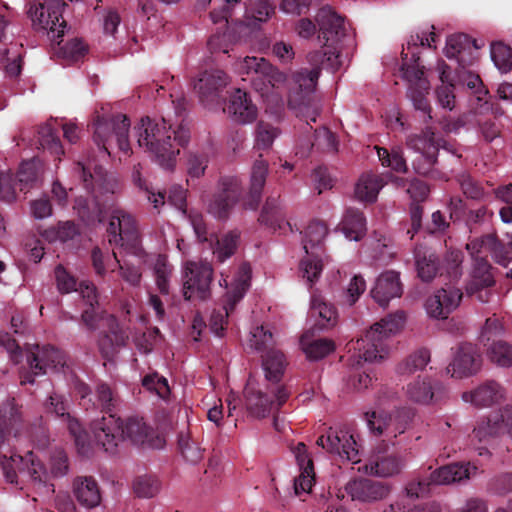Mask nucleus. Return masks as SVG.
Here are the masks:
<instances>
[{
	"instance_id": "nucleus-50",
	"label": "nucleus",
	"mask_w": 512,
	"mask_h": 512,
	"mask_svg": "<svg viewBox=\"0 0 512 512\" xmlns=\"http://www.w3.org/2000/svg\"><path fill=\"white\" fill-rule=\"evenodd\" d=\"M433 390L429 381L417 379L407 385V398L418 404H429L433 399Z\"/></svg>"
},
{
	"instance_id": "nucleus-12",
	"label": "nucleus",
	"mask_w": 512,
	"mask_h": 512,
	"mask_svg": "<svg viewBox=\"0 0 512 512\" xmlns=\"http://www.w3.org/2000/svg\"><path fill=\"white\" fill-rule=\"evenodd\" d=\"M414 415V410L411 408H400L391 413L379 407L367 412L365 419L371 434L393 443L394 439L407 430Z\"/></svg>"
},
{
	"instance_id": "nucleus-35",
	"label": "nucleus",
	"mask_w": 512,
	"mask_h": 512,
	"mask_svg": "<svg viewBox=\"0 0 512 512\" xmlns=\"http://www.w3.org/2000/svg\"><path fill=\"white\" fill-rule=\"evenodd\" d=\"M327 261L328 257L325 252H305V256L299 264L301 277L309 285H313L319 279Z\"/></svg>"
},
{
	"instance_id": "nucleus-40",
	"label": "nucleus",
	"mask_w": 512,
	"mask_h": 512,
	"mask_svg": "<svg viewBox=\"0 0 512 512\" xmlns=\"http://www.w3.org/2000/svg\"><path fill=\"white\" fill-rule=\"evenodd\" d=\"M240 0H226V12L231 4ZM274 13V7L267 0H248L246 19L249 25L266 22Z\"/></svg>"
},
{
	"instance_id": "nucleus-48",
	"label": "nucleus",
	"mask_w": 512,
	"mask_h": 512,
	"mask_svg": "<svg viewBox=\"0 0 512 512\" xmlns=\"http://www.w3.org/2000/svg\"><path fill=\"white\" fill-rule=\"evenodd\" d=\"M21 421V413L14 400H7L0 407V445L4 442L5 431L12 430Z\"/></svg>"
},
{
	"instance_id": "nucleus-1",
	"label": "nucleus",
	"mask_w": 512,
	"mask_h": 512,
	"mask_svg": "<svg viewBox=\"0 0 512 512\" xmlns=\"http://www.w3.org/2000/svg\"><path fill=\"white\" fill-rule=\"evenodd\" d=\"M109 243L114 245L113 264L108 263L111 271L117 266L124 281L137 286L141 280L139 265L148 263V255L144 252L137 222L128 211L115 208L112 210L107 228Z\"/></svg>"
},
{
	"instance_id": "nucleus-11",
	"label": "nucleus",
	"mask_w": 512,
	"mask_h": 512,
	"mask_svg": "<svg viewBox=\"0 0 512 512\" xmlns=\"http://www.w3.org/2000/svg\"><path fill=\"white\" fill-rule=\"evenodd\" d=\"M307 59L312 68H302L294 72L290 79L286 76V85L282 90V97L286 93L288 95V102L290 105L301 102L304 98L315 91L321 67L330 69L327 66V57L321 55L320 52L309 53ZM283 105L284 99L282 98L281 105L269 107L279 108Z\"/></svg>"
},
{
	"instance_id": "nucleus-21",
	"label": "nucleus",
	"mask_w": 512,
	"mask_h": 512,
	"mask_svg": "<svg viewBox=\"0 0 512 512\" xmlns=\"http://www.w3.org/2000/svg\"><path fill=\"white\" fill-rule=\"evenodd\" d=\"M462 299V293L454 287L439 289L427 299L425 309L430 317L445 319L456 309Z\"/></svg>"
},
{
	"instance_id": "nucleus-22",
	"label": "nucleus",
	"mask_w": 512,
	"mask_h": 512,
	"mask_svg": "<svg viewBox=\"0 0 512 512\" xmlns=\"http://www.w3.org/2000/svg\"><path fill=\"white\" fill-rule=\"evenodd\" d=\"M345 490L354 501L373 502L387 497L391 488L383 482L355 479L346 484Z\"/></svg>"
},
{
	"instance_id": "nucleus-6",
	"label": "nucleus",
	"mask_w": 512,
	"mask_h": 512,
	"mask_svg": "<svg viewBox=\"0 0 512 512\" xmlns=\"http://www.w3.org/2000/svg\"><path fill=\"white\" fill-rule=\"evenodd\" d=\"M435 37L436 35L433 31L411 35L401 52L402 62L400 71L402 77L409 83V96L414 107L427 114L429 119H431V109L425 98V93L429 90V82L424 77V71L418 63V49L419 46L432 47V44L435 42Z\"/></svg>"
},
{
	"instance_id": "nucleus-24",
	"label": "nucleus",
	"mask_w": 512,
	"mask_h": 512,
	"mask_svg": "<svg viewBox=\"0 0 512 512\" xmlns=\"http://www.w3.org/2000/svg\"><path fill=\"white\" fill-rule=\"evenodd\" d=\"M292 453L299 467L300 474L294 481L295 494L309 493L315 480L312 459L304 443H298L292 448Z\"/></svg>"
},
{
	"instance_id": "nucleus-58",
	"label": "nucleus",
	"mask_w": 512,
	"mask_h": 512,
	"mask_svg": "<svg viewBox=\"0 0 512 512\" xmlns=\"http://www.w3.org/2000/svg\"><path fill=\"white\" fill-rule=\"evenodd\" d=\"M489 357L497 365L508 367L512 364V349L502 341L494 342L489 349Z\"/></svg>"
},
{
	"instance_id": "nucleus-49",
	"label": "nucleus",
	"mask_w": 512,
	"mask_h": 512,
	"mask_svg": "<svg viewBox=\"0 0 512 512\" xmlns=\"http://www.w3.org/2000/svg\"><path fill=\"white\" fill-rule=\"evenodd\" d=\"M161 481L155 475H141L133 482V491L140 498H153L161 490Z\"/></svg>"
},
{
	"instance_id": "nucleus-30",
	"label": "nucleus",
	"mask_w": 512,
	"mask_h": 512,
	"mask_svg": "<svg viewBox=\"0 0 512 512\" xmlns=\"http://www.w3.org/2000/svg\"><path fill=\"white\" fill-rule=\"evenodd\" d=\"M403 467L400 458L393 455H376L368 463L358 468V471L377 477H391L398 474Z\"/></svg>"
},
{
	"instance_id": "nucleus-63",
	"label": "nucleus",
	"mask_w": 512,
	"mask_h": 512,
	"mask_svg": "<svg viewBox=\"0 0 512 512\" xmlns=\"http://www.w3.org/2000/svg\"><path fill=\"white\" fill-rule=\"evenodd\" d=\"M85 52L86 46L79 39H72L68 41L60 49L61 57L67 59L68 61H78L81 57L84 56Z\"/></svg>"
},
{
	"instance_id": "nucleus-19",
	"label": "nucleus",
	"mask_w": 512,
	"mask_h": 512,
	"mask_svg": "<svg viewBox=\"0 0 512 512\" xmlns=\"http://www.w3.org/2000/svg\"><path fill=\"white\" fill-rule=\"evenodd\" d=\"M403 294V284L400 273L387 270L378 275L370 290V295L381 307H387L390 301L400 298Z\"/></svg>"
},
{
	"instance_id": "nucleus-27",
	"label": "nucleus",
	"mask_w": 512,
	"mask_h": 512,
	"mask_svg": "<svg viewBox=\"0 0 512 512\" xmlns=\"http://www.w3.org/2000/svg\"><path fill=\"white\" fill-rule=\"evenodd\" d=\"M477 470V466L471 463H455L433 471L430 478L435 484H450L470 479L476 475Z\"/></svg>"
},
{
	"instance_id": "nucleus-53",
	"label": "nucleus",
	"mask_w": 512,
	"mask_h": 512,
	"mask_svg": "<svg viewBox=\"0 0 512 512\" xmlns=\"http://www.w3.org/2000/svg\"><path fill=\"white\" fill-rule=\"evenodd\" d=\"M430 361V353L426 349H420L412 353L398 367V372L402 375H408L418 370H422Z\"/></svg>"
},
{
	"instance_id": "nucleus-38",
	"label": "nucleus",
	"mask_w": 512,
	"mask_h": 512,
	"mask_svg": "<svg viewBox=\"0 0 512 512\" xmlns=\"http://www.w3.org/2000/svg\"><path fill=\"white\" fill-rule=\"evenodd\" d=\"M339 228L348 240H360L366 231V220L363 213L357 209H347Z\"/></svg>"
},
{
	"instance_id": "nucleus-18",
	"label": "nucleus",
	"mask_w": 512,
	"mask_h": 512,
	"mask_svg": "<svg viewBox=\"0 0 512 512\" xmlns=\"http://www.w3.org/2000/svg\"><path fill=\"white\" fill-rule=\"evenodd\" d=\"M317 445L327 452L338 456L341 460L353 464L360 462L359 446L350 431L330 429L326 435L317 439Z\"/></svg>"
},
{
	"instance_id": "nucleus-47",
	"label": "nucleus",
	"mask_w": 512,
	"mask_h": 512,
	"mask_svg": "<svg viewBox=\"0 0 512 512\" xmlns=\"http://www.w3.org/2000/svg\"><path fill=\"white\" fill-rule=\"evenodd\" d=\"M311 313L314 317H318V324L321 328H327L336 323V310L332 305L326 303L321 295H312Z\"/></svg>"
},
{
	"instance_id": "nucleus-46",
	"label": "nucleus",
	"mask_w": 512,
	"mask_h": 512,
	"mask_svg": "<svg viewBox=\"0 0 512 512\" xmlns=\"http://www.w3.org/2000/svg\"><path fill=\"white\" fill-rule=\"evenodd\" d=\"M274 344L273 334L263 325H256L251 328L247 339L249 349L262 354L274 348Z\"/></svg>"
},
{
	"instance_id": "nucleus-61",
	"label": "nucleus",
	"mask_w": 512,
	"mask_h": 512,
	"mask_svg": "<svg viewBox=\"0 0 512 512\" xmlns=\"http://www.w3.org/2000/svg\"><path fill=\"white\" fill-rule=\"evenodd\" d=\"M178 445L186 461L196 463L201 459V451L199 447L191 441L189 435L180 434L178 437Z\"/></svg>"
},
{
	"instance_id": "nucleus-43",
	"label": "nucleus",
	"mask_w": 512,
	"mask_h": 512,
	"mask_svg": "<svg viewBox=\"0 0 512 512\" xmlns=\"http://www.w3.org/2000/svg\"><path fill=\"white\" fill-rule=\"evenodd\" d=\"M148 262H151L155 276V282L162 294H168L170 288V279L172 276V267L167 258L163 255L154 257L148 256Z\"/></svg>"
},
{
	"instance_id": "nucleus-55",
	"label": "nucleus",
	"mask_w": 512,
	"mask_h": 512,
	"mask_svg": "<svg viewBox=\"0 0 512 512\" xmlns=\"http://www.w3.org/2000/svg\"><path fill=\"white\" fill-rule=\"evenodd\" d=\"M370 249L372 258L382 264L389 262L394 256L390 240L382 235L379 238L375 236L370 243Z\"/></svg>"
},
{
	"instance_id": "nucleus-7",
	"label": "nucleus",
	"mask_w": 512,
	"mask_h": 512,
	"mask_svg": "<svg viewBox=\"0 0 512 512\" xmlns=\"http://www.w3.org/2000/svg\"><path fill=\"white\" fill-rule=\"evenodd\" d=\"M171 124L164 118L159 120L143 117L134 127L138 146L154 157L164 169H172L179 150L172 148Z\"/></svg>"
},
{
	"instance_id": "nucleus-4",
	"label": "nucleus",
	"mask_w": 512,
	"mask_h": 512,
	"mask_svg": "<svg viewBox=\"0 0 512 512\" xmlns=\"http://www.w3.org/2000/svg\"><path fill=\"white\" fill-rule=\"evenodd\" d=\"M55 278L57 288L61 293H70L79 290L83 300L89 306L82 314V320L90 329H96L104 326L107 322L110 334H106L100 339L99 347L105 357H109L117 347L125 345L127 336L118 328V324L113 316L104 317L96 309L98 305L97 290L95 285L90 281H81L77 288L76 280L71 276L62 265L55 268Z\"/></svg>"
},
{
	"instance_id": "nucleus-51",
	"label": "nucleus",
	"mask_w": 512,
	"mask_h": 512,
	"mask_svg": "<svg viewBox=\"0 0 512 512\" xmlns=\"http://www.w3.org/2000/svg\"><path fill=\"white\" fill-rule=\"evenodd\" d=\"M41 163L37 159H31L21 163L17 173L20 190L29 189L38 179Z\"/></svg>"
},
{
	"instance_id": "nucleus-44",
	"label": "nucleus",
	"mask_w": 512,
	"mask_h": 512,
	"mask_svg": "<svg viewBox=\"0 0 512 512\" xmlns=\"http://www.w3.org/2000/svg\"><path fill=\"white\" fill-rule=\"evenodd\" d=\"M327 232V227L322 222H311L304 231L303 248L305 252H324L321 244Z\"/></svg>"
},
{
	"instance_id": "nucleus-36",
	"label": "nucleus",
	"mask_w": 512,
	"mask_h": 512,
	"mask_svg": "<svg viewBox=\"0 0 512 512\" xmlns=\"http://www.w3.org/2000/svg\"><path fill=\"white\" fill-rule=\"evenodd\" d=\"M383 186V180L379 175L364 173L355 185L354 194L359 201L372 203L376 201Z\"/></svg>"
},
{
	"instance_id": "nucleus-62",
	"label": "nucleus",
	"mask_w": 512,
	"mask_h": 512,
	"mask_svg": "<svg viewBox=\"0 0 512 512\" xmlns=\"http://www.w3.org/2000/svg\"><path fill=\"white\" fill-rule=\"evenodd\" d=\"M278 135L279 131L277 128L269 124L259 123L256 132L257 147L261 149L269 148Z\"/></svg>"
},
{
	"instance_id": "nucleus-23",
	"label": "nucleus",
	"mask_w": 512,
	"mask_h": 512,
	"mask_svg": "<svg viewBox=\"0 0 512 512\" xmlns=\"http://www.w3.org/2000/svg\"><path fill=\"white\" fill-rule=\"evenodd\" d=\"M48 412L54 413L56 416L63 418L68 425L70 434L74 437L75 443L81 453L86 452L88 446V434L81 428L80 423L72 418L67 411V402L63 397L52 395L46 404Z\"/></svg>"
},
{
	"instance_id": "nucleus-54",
	"label": "nucleus",
	"mask_w": 512,
	"mask_h": 512,
	"mask_svg": "<svg viewBox=\"0 0 512 512\" xmlns=\"http://www.w3.org/2000/svg\"><path fill=\"white\" fill-rule=\"evenodd\" d=\"M491 58L499 71L506 73L512 70V49L503 43L491 46Z\"/></svg>"
},
{
	"instance_id": "nucleus-5",
	"label": "nucleus",
	"mask_w": 512,
	"mask_h": 512,
	"mask_svg": "<svg viewBox=\"0 0 512 512\" xmlns=\"http://www.w3.org/2000/svg\"><path fill=\"white\" fill-rule=\"evenodd\" d=\"M91 430L96 441L106 451L113 450L122 440L153 449H162L166 443L164 437L154 435L153 429L138 416L130 417L123 423L120 418L110 413L94 420Z\"/></svg>"
},
{
	"instance_id": "nucleus-2",
	"label": "nucleus",
	"mask_w": 512,
	"mask_h": 512,
	"mask_svg": "<svg viewBox=\"0 0 512 512\" xmlns=\"http://www.w3.org/2000/svg\"><path fill=\"white\" fill-rule=\"evenodd\" d=\"M0 466L5 481L23 490L18 480L17 470L27 481L31 488L43 499H50L54 494V485L50 482L52 478L64 477L69 470L68 458L62 449H55L49 460V471H47L38 457L32 451L24 456L17 453L10 457H0Z\"/></svg>"
},
{
	"instance_id": "nucleus-32",
	"label": "nucleus",
	"mask_w": 512,
	"mask_h": 512,
	"mask_svg": "<svg viewBox=\"0 0 512 512\" xmlns=\"http://www.w3.org/2000/svg\"><path fill=\"white\" fill-rule=\"evenodd\" d=\"M261 365L265 379L271 383V386L279 385L287 366L284 354L275 347L269 349L261 354Z\"/></svg>"
},
{
	"instance_id": "nucleus-29",
	"label": "nucleus",
	"mask_w": 512,
	"mask_h": 512,
	"mask_svg": "<svg viewBox=\"0 0 512 512\" xmlns=\"http://www.w3.org/2000/svg\"><path fill=\"white\" fill-rule=\"evenodd\" d=\"M73 492L77 501L85 508H95L101 503V492L93 477L79 476L73 481Z\"/></svg>"
},
{
	"instance_id": "nucleus-28",
	"label": "nucleus",
	"mask_w": 512,
	"mask_h": 512,
	"mask_svg": "<svg viewBox=\"0 0 512 512\" xmlns=\"http://www.w3.org/2000/svg\"><path fill=\"white\" fill-rule=\"evenodd\" d=\"M251 267L247 263L239 266L231 284L226 286V317L229 310H233L234 306L244 297L250 287Z\"/></svg>"
},
{
	"instance_id": "nucleus-13",
	"label": "nucleus",
	"mask_w": 512,
	"mask_h": 512,
	"mask_svg": "<svg viewBox=\"0 0 512 512\" xmlns=\"http://www.w3.org/2000/svg\"><path fill=\"white\" fill-rule=\"evenodd\" d=\"M94 125V141L99 149L109 155V149L112 147V143L115 142L121 152L129 153L128 132L130 122L125 115H117L109 120L98 117Z\"/></svg>"
},
{
	"instance_id": "nucleus-10",
	"label": "nucleus",
	"mask_w": 512,
	"mask_h": 512,
	"mask_svg": "<svg viewBox=\"0 0 512 512\" xmlns=\"http://www.w3.org/2000/svg\"><path fill=\"white\" fill-rule=\"evenodd\" d=\"M316 19L319 26L318 40L322 44L318 52L327 57L330 70L336 71L342 66L340 42L345 35L344 20L331 7L320 9Z\"/></svg>"
},
{
	"instance_id": "nucleus-17",
	"label": "nucleus",
	"mask_w": 512,
	"mask_h": 512,
	"mask_svg": "<svg viewBox=\"0 0 512 512\" xmlns=\"http://www.w3.org/2000/svg\"><path fill=\"white\" fill-rule=\"evenodd\" d=\"M213 269L208 262H187L183 266V295L186 300L205 299L210 293Z\"/></svg>"
},
{
	"instance_id": "nucleus-34",
	"label": "nucleus",
	"mask_w": 512,
	"mask_h": 512,
	"mask_svg": "<svg viewBox=\"0 0 512 512\" xmlns=\"http://www.w3.org/2000/svg\"><path fill=\"white\" fill-rule=\"evenodd\" d=\"M268 175V162L262 158L255 160L251 170L249 198L245 206L255 209L260 202L261 192Z\"/></svg>"
},
{
	"instance_id": "nucleus-14",
	"label": "nucleus",
	"mask_w": 512,
	"mask_h": 512,
	"mask_svg": "<svg viewBox=\"0 0 512 512\" xmlns=\"http://www.w3.org/2000/svg\"><path fill=\"white\" fill-rule=\"evenodd\" d=\"M284 385L267 386L265 389H250L247 392V409L251 417L263 419L273 415L288 399Z\"/></svg>"
},
{
	"instance_id": "nucleus-31",
	"label": "nucleus",
	"mask_w": 512,
	"mask_h": 512,
	"mask_svg": "<svg viewBox=\"0 0 512 512\" xmlns=\"http://www.w3.org/2000/svg\"><path fill=\"white\" fill-rule=\"evenodd\" d=\"M229 113L233 121L240 124L253 122L257 118V107L247 93L238 89L231 96Z\"/></svg>"
},
{
	"instance_id": "nucleus-8",
	"label": "nucleus",
	"mask_w": 512,
	"mask_h": 512,
	"mask_svg": "<svg viewBox=\"0 0 512 512\" xmlns=\"http://www.w3.org/2000/svg\"><path fill=\"white\" fill-rule=\"evenodd\" d=\"M242 74L253 75L251 79L254 90L267 106L282 104V90L286 85V75L274 68L262 57H245L237 63Z\"/></svg>"
},
{
	"instance_id": "nucleus-26",
	"label": "nucleus",
	"mask_w": 512,
	"mask_h": 512,
	"mask_svg": "<svg viewBox=\"0 0 512 512\" xmlns=\"http://www.w3.org/2000/svg\"><path fill=\"white\" fill-rule=\"evenodd\" d=\"M505 397L504 389L496 382L489 381L473 391L464 392L462 400L478 407H486L502 401Z\"/></svg>"
},
{
	"instance_id": "nucleus-9",
	"label": "nucleus",
	"mask_w": 512,
	"mask_h": 512,
	"mask_svg": "<svg viewBox=\"0 0 512 512\" xmlns=\"http://www.w3.org/2000/svg\"><path fill=\"white\" fill-rule=\"evenodd\" d=\"M405 323V314L396 312L372 325L365 336L357 340V357L370 363L383 360L389 353L386 340L400 333Z\"/></svg>"
},
{
	"instance_id": "nucleus-3",
	"label": "nucleus",
	"mask_w": 512,
	"mask_h": 512,
	"mask_svg": "<svg viewBox=\"0 0 512 512\" xmlns=\"http://www.w3.org/2000/svg\"><path fill=\"white\" fill-rule=\"evenodd\" d=\"M75 172L81 178L85 189L91 191V200L78 197L75 200L74 210L80 219L87 225L102 223L104 219L101 201H107L120 190V183L114 173L105 171L95 160L78 162Z\"/></svg>"
},
{
	"instance_id": "nucleus-45",
	"label": "nucleus",
	"mask_w": 512,
	"mask_h": 512,
	"mask_svg": "<svg viewBox=\"0 0 512 512\" xmlns=\"http://www.w3.org/2000/svg\"><path fill=\"white\" fill-rule=\"evenodd\" d=\"M447 70L448 67L445 63L441 62L438 64V71L440 73L442 85L436 90V95L441 107L452 110L455 106L454 86L450 82V75Z\"/></svg>"
},
{
	"instance_id": "nucleus-15",
	"label": "nucleus",
	"mask_w": 512,
	"mask_h": 512,
	"mask_svg": "<svg viewBox=\"0 0 512 512\" xmlns=\"http://www.w3.org/2000/svg\"><path fill=\"white\" fill-rule=\"evenodd\" d=\"M407 147L418 154L412 164L415 171L419 174H427L436 161L438 150L443 146V140L436 137L430 129L422 131L420 134H413L407 138Z\"/></svg>"
},
{
	"instance_id": "nucleus-25",
	"label": "nucleus",
	"mask_w": 512,
	"mask_h": 512,
	"mask_svg": "<svg viewBox=\"0 0 512 512\" xmlns=\"http://www.w3.org/2000/svg\"><path fill=\"white\" fill-rule=\"evenodd\" d=\"M222 72H204L194 83L199 101L207 109H214L220 103V89L222 87Z\"/></svg>"
},
{
	"instance_id": "nucleus-59",
	"label": "nucleus",
	"mask_w": 512,
	"mask_h": 512,
	"mask_svg": "<svg viewBox=\"0 0 512 512\" xmlns=\"http://www.w3.org/2000/svg\"><path fill=\"white\" fill-rule=\"evenodd\" d=\"M366 290V282L360 275H355L349 282L344 293L343 301L352 306Z\"/></svg>"
},
{
	"instance_id": "nucleus-60",
	"label": "nucleus",
	"mask_w": 512,
	"mask_h": 512,
	"mask_svg": "<svg viewBox=\"0 0 512 512\" xmlns=\"http://www.w3.org/2000/svg\"><path fill=\"white\" fill-rule=\"evenodd\" d=\"M142 385L147 390L154 391L160 398H165L170 392L166 378L157 373L146 375L142 380Z\"/></svg>"
},
{
	"instance_id": "nucleus-20",
	"label": "nucleus",
	"mask_w": 512,
	"mask_h": 512,
	"mask_svg": "<svg viewBox=\"0 0 512 512\" xmlns=\"http://www.w3.org/2000/svg\"><path fill=\"white\" fill-rule=\"evenodd\" d=\"M481 368V358L471 344L460 346L447 368L453 378L461 379L476 374Z\"/></svg>"
},
{
	"instance_id": "nucleus-37",
	"label": "nucleus",
	"mask_w": 512,
	"mask_h": 512,
	"mask_svg": "<svg viewBox=\"0 0 512 512\" xmlns=\"http://www.w3.org/2000/svg\"><path fill=\"white\" fill-rule=\"evenodd\" d=\"M471 43L464 34H454L447 38L444 53L449 59H456L459 65L464 69L472 60L467 58L470 55Z\"/></svg>"
},
{
	"instance_id": "nucleus-41",
	"label": "nucleus",
	"mask_w": 512,
	"mask_h": 512,
	"mask_svg": "<svg viewBox=\"0 0 512 512\" xmlns=\"http://www.w3.org/2000/svg\"><path fill=\"white\" fill-rule=\"evenodd\" d=\"M415 265L422 281H431L438 272V259L433 252L425 247L415 250Z\"/></svg>"
},
{
	"instance_id": "nucleus-16",
	"label": "nucleus",
	"mask_w": 512,
	"mask_h": 512,
	"mask_svg": "<svg viewBox=\"0 0 512 512\" xmlns=\"http://www.w3.org/2000/svg\"><path fill=\"white\" fill-rule=\"evenodd\" d=\"M30 373L21 377V384L34 383L33 376L43 375L48 370L60 371L66 365L65 354L51 346H35L27 354Z\"/></svg>"
},
{
	"instance_id": "nucleus-52",
	"label": "nucleus",
	"mask_w": 512,
	"mask_h": 512,
	"mask_svg": "<svg viewBox=\"0 0 512 512\" xmlns=\"http://www.w3.org/2000/svg\"><path fill=\"white\" fill-rule=\"evenodd\" d=\"M377 155L383 166L390 167L398 173L407 171V164L401 148L395 147L390 152L385 148H377Z\"/></svg>"
},
{
	"instance_id": "nucleus-39",
	"label": "nucleus",
	"mask_w": 512,
	"mask_h": 512,
	"mask_svg": "<svg viewBox=\"0 0 512 512\" xmlns=\"http://www.w3.org/2000/svg\"><path fill=\"white\" fill-rule=\"evenodd\" d=\"M300 346L309 360H320L335 349L334 343L326 338H314L305 333L300 339Z\"/></svg>"
},
{
	"instance_id": "nucleus-33",
	"label": "nucleus",
	"mask_w": 512,
	"mask_h": 512,
	"mask_svg": "<svg viewBox=\"0 0 512 512\" xmlns=\"http://www.w3.org/2000/svg\"><path fill=\"white\" fill-rule=\"evenodd\" d=\"M504 428L506 429L505 411L492 413L477 422L473 430V437L479 442L487 443L503 432Z\"/></svg>"
},
{
	"instance_id": "nucleus-56",
	"label": "nucleus",
	"mask_w": 512,
	"mask_h": 512,
	"mask_svg": "<svg viewBox=\"0 0 512 512\" xmlns=\"http://www.w3.org/2000/svg\"><path fill=\"white\" fill-rule=\"evenodd\" d=\"M39 144L55 155L63 153V148L55 129L51 123H47L39 129Z\"/></svg>"
},
{
	"instance_id": "nucleus-42",
	"label": "nucleus",
	"mask_w": 512,
	"mask_h": 512,
	"mask_svg": "<svg viewBox=\"0 0 512 512\" xmlns=\"http://www.w3.org/2000/svg\"><path fill=\"white\" fill-rule=\"evenodd\" d=\"M189 221L193 230L200 241L210 243L213 253L216 254L220 261L224 259V249L221 246L220 238L212 232H208L200 214H189Z\"/></svg>"
},
{
	"instance_id": "nucleus-64",
	"label": "nucleus",
	"mask_w": 512,
	"mask_h": 512,
	"mask_svg": "<svg viewBox=\"0 0 512 512\" xmlns=\"http://www.w3.org/2000/svg\"><path fill=\"white\" fill-rule=\"evenodd\" d=\"M30 213L37 220H43L52 216V205L47 196L43 195L30 202Z\"/></svg>"
},
{
	"instance_id": "nucleus-57",
	"label": "nucleus",
	"mask_w": 512,
	"mask_h": 512,
	"mask_svg": "<svg viewBox=\"0 0 512 512\" xmlns=\"http://www.w3.org/2000/svg\"><path fill=\"white\" fill-rule=\"evenodd\" d=\"M458 77L459 81L475 94L479 102L484 100L488 92L483 87L479 75L463 70L458 72Z\"/></svg>"
}]
</instances>
